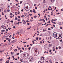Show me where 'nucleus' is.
I'll return each instance as SVG.
<instances>
[{"label": "nucleus", "mask_w": 63, "mask_h": 63, "mask_svg": "<svg viewBox=\"0 0 63 63\" xmlns=\"http://www.w3.org/2000/svg\"><path fill=\"white\" fill-rule=\"evenodd\" d=\"M24 58H27L28 57V55H29V54L28 53H26V54H24Z\"/></svg>", "instance_id": "obj_1"}, {"label": "nucleus", "mask_w": 63, "mask_h": 63, "mask_svg": "<svg viewBox=\"0 0 63 63\" xmlns=\"http://www.w3.org/2000/svg\"><path fill=\"white\" fill-rule=\"evenodd\" d=\"M29 59L30 60V62H32V61H33V57H30L29 58Z\"/></svg>", "instance_id": "obj_2"}, {"label": "nucleus", "mask_w": 63, "mask_h": 63, "mask_svg": "<svg viewBox=\"0 0 63 63\" xmlns=\"http://www.w3.org/2000/svg\"><path fill=\"white\" fill-rule=\"evenodd\" d=\"M61 35H59V37H58L59 39H61L62 38V34H61Z\"/></svg>", "instance_id": "obj_3"}, {"label": "nucleus", "mask_w": 63, "mask_h": 63, "mask_svg": "<svg viewBox=\"0 0 63 63\" xmlns=\"http://www.w3.org/2000/svg\"><path fill=\"white\" fill-rule=\"evenodd\" d=\"M44 48L45 49L47 50V44H45L44 46Z\"/></svg>", "instance_id": "obj_4"}, {"label": "nucleus", "mask_w": 63, "mask_h": 63, "mask_svg": "<svg viewBox=\"0 0 63 63\" xmlns=\"http://www.w3.org/2000/svg\"><path fill=\"white\" fill-rule=\"evenodd\" d=\"M40 61L42 63H43L44 62V60H43V59H40Z\"/></svg>", "instance_id": "obj_5"}, {"label": "nucleus", "mask_w": 63, "mask_h": 63, "mask_svg": "<svg viewBox=\"0 0 63 63\" xmlns=\"http://www.w3.org/2000/svg\"><path fill=\"white\" fill-rule=\"evenodd\" d=\"M57 37H58V36L57 35V34H56V35H54V38H56V39H58V38H57Z\"/></svg>", "instance_id": "obj_6"}, {"label": "nucleus", "mask_w": 63, "mask_h": 63, "mask_svg": "<svg viewBox=\"0 0 63 63\" xmlns=\"http://www.w3.org/2000/svg\"><path fill=\"white\" fill-rule=\"evenodd\" d=\"M39 54V52H36L35 53V54L34 56H37Z\"/></svg>", "instance_id": "obj_7"}, {"label": "nucleus", "mask_w": 63, "mask_h": 63, "mask_svg": "<svg viewBox=\"0 0 63 63\" xmlns=\"http://www.w3.org/2000/svg\"><path fill=\"white\" fill-rule=\"evenodd\" d=\"M22 22H23V24H25L26 22H25V20L24 19H23L22 20Z\"/></svg>", "instance_id": "obj_8"}, {"label": "nucleus", "mask_w": 63, "mask_h": 63, "mask_svg": "<svg viewBox=\"0 0 63 63\" xmlns=\"http://www.w3.org/2000/svg\"><path fill=\"white\" fill-rule=\"evenodd\" d=\"M25 10L27 11V9H28V6H27L26 7H25Z\"/></svg>", "instance_id": "obj_9"}, {"label": "nucleus", "mask_w": 63, "mask_h": 63, "mask_svg": "<svg viewBox=\"0 0 63 63\" xmlns=\"http://www.w3.org/2000/svg\"><path fill=\"white\" fill-rule=\"evenodd\" d=\"M6 36L5 37L6 38H7V37H8V36H9V33H8L7 34H6L5 35Z\"/></svg>", "instance_id": "obj_10"}, {"label": "nucleus", "mask_w": 63, "mask_h": 63, "mask_svg": "<svg viewBox=\"0 0 63 63\" xmlns=\"http://www.w3.org/2000/svg\"><path fill=\"white\" fill-rule=\"evenodd\" d=\"M24 16H26V17H28V16H29V15H27V13L26 14L24 15Z\"/></svg>", "instance_id": "obj_11"}, {"label": "nucleus", "mask_w": 63, "mask_h": 63, "mask_svg": "<svg viewBox=\"0 0 63 63\" xmlns=\"http://www.w3.org/2000/svg\"><path fill=\"white\" fill-rule=\"evenodd\" d=\"M48 39L49 41H50V40L51 39V36H50L48 37Z\"/></svg>", "instance_id": "obj_12"}, {"label": "nucleus", "mask_w": 63, "mask_h": 63, "mask_svg": "<svg viewBox=\"0 0 63 63\" xmlns=\"http://www.w3.org/2000/svg\"><path fill=\"white\" fill-rule=\"evenodd\" d=\"M49 61L50 62V63H52V61H51V60L50 59H49Z\"/></svg>", "instance_id": "obj_13"}, {"label": "nucleus", "mask_w": 63, "mask_h": 63, "mask_svg": "<svg viewBox=\"0 0 63 63\" xmlns=\"http://www.w3.org/2000/svg\"><path fill=\"white\" fill-rule=\"evenodd\" d=\"M56 35V34H55V32H54L53 33V36L54 37V35Z\"/></svg>", "instance_id": "obj_14"}, {"label": "nucleus", "mask_w": 63, "mask_h": 63, "mask_svg": "<svg viewBox=\"0 0 63 63\" xmlns=\"http://www.w3.org/2000/svg\"><path fill=\"white\" fill-rule=\"evenodd\" d=\"M10 20L9 19L7 21V23H9V22H10Z\"/></svg>", "instance_id": "obj_15"}, {"label": "nucleus", "mask_w": 63, "mask_h": 63, "mask_svg": "<svg viewBox=\"0 0 63 63\" xmlns=\"http://www.w3.org/2000/svg\"><path fill=\"white\" fill-rule=\"evenodd\" d=\"M7 7L8 9H9L10 8V6L9 5H7Z\"/></svg>", "instance_id": "obj_16"}, {"label": "nucleus", "mask_w": 63, "mask_h": 63, "mask_svg": "<svg viewBox=\"0 0 63 63\" xmlns=\"http://www.w3.org/2000/svg\"><path fill=\"white\" fill-rule=\"evenodd\" d=\"M5 30H1V32H5Z\"/></svg>", "instance_id": "obj_17"}, {"label": "nucleus", "mask_w": 63, "mask_h": 63, "mask_svg": "<svg viewBox=\"0 0 63 63\" xmlns=\"http://www.w3.org/2000/svg\"><path fill=\"white\" fill-rule=\"evenodd\" d=\"M4 51L3 50H1L0 51V52H4Z\"/></svg>", "instance_id": "obj_18"}, {"label": "nucleus", "mask_w": 63, "mask_h": 63, "mask_svg": "<svg viewBox=\"0 0 63 63\" xmlns=\"http://www.w3.org/2000/svg\"><path fill=\"white\" fill-rule=\"evenodd\" d=\"M35 52L37 53V52H38V51L37 50V49H36L35 50Z\"/></svg>", "instance_id": "obj_19"}, {"label": "nucleus", "mask_w": 63, "mask_h": 63, "mask_svg": "<svg viewBox=\"0 0 63 63\" xmlns=\"http://www.w3.org/2000/svg\"><path fill=\"white\" fill-rule=\"evenodd\" d=\"M33 17L35 18H36V17H37V16H33Z\"/></svg>", "instance_id": "obj_20"}, {"label": "nucleus", "mask_w": 63, "mask_h": 63, "mask_svg": "<svg viewBox=\"0 0 63 63\" xmlns=\"http://www.w3.org/2000/svg\"><path fill=\"white\" fill-rule=\"evenodd\" d=\"M37 34V33H35L34 34V36H33V37L34 38V37L35 36V35Z\"/></svg>", "instance_id": "obj_21"}, {"label": "nucleus", "mask_w": 63, "mask_h": 63, "mask_svg": "<svg viewBox=\"0 0 63 63\" xmlns=\"http://www.w3.org/2000/svg\"><path fill=\"white\" fill-rule=\"evenodd\" d=\"M13 41H14V43H15V42H16V39H15L14 40H13Z\"/></svg>", "instance_id": "obj_22"}, {"label": "nucleus", "mask_w": 63, "mask_h": 63, "mask_svg": "<svg viewBox=\"0 0 63 63\" xmlns=\"http://www.w3.org/2000/svg\"><path fill=\"white\" fill-rule=\"evenodd\" d=\"M7 11L8 12H10V9H7Z\"/></svg>", "instance_id": "obj_23"}, {"label": "nucleus", "mask_w": 63, "mask_h": 63, "mask_svg": "<svg viewBox=\"0 0 63 63\" xmlns=\"http://www.w3.org/2000/svg\"><path fill=\"white\" fill-rule=\"evenodd\" d=\"M43 22L44 23L45 22V21H46L45 20H44V19H43Z\"/></svg>", "instance_id": "obj_24"}, {"label": "nucleus", "mask_w": 63, "mask_h": 63, "mask_svg": "<svg viewBox=\"0 0 63 63\" xmlns=\"http://www.w3.org/2000/svg\"><path fill=\"white\" fill-rule=\"evenodd\" d=\"M15 20H17V17H16L15 18Z\"/></svg>", "instance_id": "obj_25"}, {"label": "nucleus", "mask_w": 63, "mask_h": 63, "mask_svg": "<svg viewBox=\"0 0 63 63\" xmlns=\"http://www.w3.org/2000/svg\"><path fill=\"white\" fill-rule=\"evenodd\" d=\"M24 15H22V16H21V17L22 18V17H24Z\"/></svg>", "instance_id": "obj_26"}, {"label": "nucleus", "mask_w": 63, "mask_h": 63, "mask_svg": "<svg viewBox=\"0 0 63 63\" xmlns=\"http://www.w3.org/2000/svg\"><path fill=\"white\" fill-rule=\"evenodd\" d=\"M36 40H38L39 39V38H38V37H36Z\"/></svg>", "instance_id": "obj_27"}, {"label": "nucleus", "mask_w": 63, "mask_h": 63, "mask_svg": "<svg viewBox=\"0 0 63 63\" xmlns=\"http://www.w3.org/2000/svg\"><path fill=\"white\" fill-rule=\"evenodd\" d=\"M10 15L11 16H12L13 15V14H12V13H10Z\"/></svg>", "instance_id": "obj_28"}, {"label": "nucleus", "mask_w": 63, "mask_h": 63, "mask_svg": "<svg viewBox=\"0 0 63 63\" xmlns=\"http://www.w3.org/2000/svg\"><path fill=\"white\" fill-rule=\"evenodd\" d=\"M14 43V41H12L11 42H10V43H11V44H12V43Z\"/></svg>", "instance_id": "obj_29"}, {"label": "nucleus", "mask_w": 63, "mask_h": 63, "mask_svg": "<svg viewBox=\"0 0 63 63\" xmlns=\"http://www.w3.org/2000/svg\"><path fill=\"white\" fill-rule=\"evenodd\" d=\"M49 47H51V44H49Z\"/></svg>", "instance_id": "obj_30"}, {"label": "nucleus", "mask_w": 63, "mask_h": 63, "mask_svg": "<svg viewBox=\"0 0 63 63\" xmlns=\"http://www.w3.org/2000/svg\"><path fill=\"white\" fill-rule=\"evenodd\" d=\"M48 30H51V29H50V28H48Z\"/></svg>", "instance_id": "obj_31"}, {"label": "nucleus", "mask_w": 63, "mask_h": 63, "mask_svg": "<svg viewBox=\"0 0 63 63\" xmlns=\"http://www.w3.org/2000/svg\"><path fill=\"white\" fill-rule=\"evenodd\" d=\"M61 22H59L58 23V24H59V25H61Z\"/></svg>", "instance_id": "obj_32"}, {"label": "nucleus", "mask_w": 63, "mask_h": 63, "mask_svg": "<svg viewBox=\"0 0 63 63\" xmlns=\"http://www.w3.org/2000/svg\"><path fill=\"white\" fill-rule=\"evenodd\" d=\"M22 1H20V2L19 3V4H21V3H22Z\"/></svg>", "instance_id": "obj_33"}, {"label": "nucleus", "mask_w": 63, "mask_h": 63, "mask_svg": "<svg viewBox=\"0 0 63 63\" xmlns=\"http://www.w3.org/2000/svg\"><path fill=\"white\" fill-rule=\"evenodd\" d=\"M29 16H32V14H29Z\"/></svg>", "instance_id": "obj_34"}, {"label": "nucleus", "mask_w": 63, "mask_h": 63, "mask_svg": "<svg viewBox=\"0 0 63 63\" xmlns=\"http://www.w3.org/2000/svg\"><path fill=\"white\" fill-rule=\"evenodd\" d=\"M43 19H40V20H39V21H40H40H43Z\"/></svg>", "instance_id": "obj_35"}, {"label": "nucleus", "mask_w": 63, "mask_h": 63, "mask_svg": "<svg viewBox=\"0 0 63 63\" xmlns=\"http://www.w3.org/2000/svg\"><path fill=\"white\" fill-rule=\"evenodd\" d=\"M54 21H56V20H57V19H54Z\"/></svg>", "instance_id": "obj_36"}, {"label": "nucleus", "mask_w": 63, "mask_h": 63, "mask_svg": "<svg viewBox=\"0 0 63 63\" xmlns=\"http://www.w3.org/2000/svg\"><path fill=\"white\" fill-rule=\"evenodd\" d=\"M35 9L36 10H37V6H35Z\"/></svg>", "instance_id": "obj_37"}, {"label": "nucleus", "mask_w": 63, "mask_h": 63, "mask_svg": "<svg viewBox=\"0 0 63 63\" xmlns=\"http://www.w3.org/2000/svg\"><path fill=\"white\" fill-rule=\"evenodd\" d=\"M18 18H19L20 17V16H18Z\"/></svg>", "instance_id": "obj_38"}, {"label": "nucleus", "mask_w": 63, "mask_h": 63, "mask_svg": "<svg viewBox=\"0 0 63 63\" xmlns=\"http://www.w3.org/2000/svg\"><path fill=\"white\" fill-rule=\"evenodd\" d=\"M30 12L31 13H32V12H33V10H31L30 11Z\"/></svg>", "instance_id": "obj_39"}, {"label": "nucleus", "mask_w": 63, "mask_h": 63, "mask_svg": "<svg viewBox=\"0 0 63 63\" xmlns=\"http://www.w3.org/2000/svg\"><path fill=\"white\" fill-rule=\"evenodd\" d=\"M6 27V26H5V27H4L3 28V29H6V28H4V27Z\"/></svg>", "instance_id": "obj_40"}, {"label": "nucleus", "mask_w": 63, "mask_h": 63, "mask_svg": "<svg viewBox=\"0 0 63 63\" xmlns=\"http://www.w3.org/2000/svg\"><path fill=\"white\" fill-rule=\"evenodd\" d=\"M38 63H42L40 61H39V62H38Z\"/></svg>", "instance_id": "obj_41"}, {"label": "nucleus", "mask_w": 63, "mask_h": 63, "mask_svg": "<svg viewBox=\"0 0 63 63\" xmlns=\"http://www.w3.org/2000/svg\"><path fill=\"white\" fill-rule=\"evenodd\" d=\"M3 60V59H0V61H2Z\"/></svg>", "instance_id": "obj_42"}, {"label": "nucleus", "mask_w": 63, "mask_h": 63, "mask_svg": "<svg viewBox=\"0 0 63 63\" xmlns=\"http://www.w3.org/2000/svg\"><path fill=\"white\" fill-rule=\"evenodd\" d=\"M29 29H30V28H28L27 29V30H29Z\"/></svg>", "instance_id": "obj_43"}, {"label": "nucleus", "mask_w": 63, "mask_h": 63, "mask_svg": "<svg viewBox=\"0 0 63 63\" xmlns=\"http://www.w3.org/2000/svg\"><path fill=\"white\" fill-rule=\"evenodd\" d=\"M12 37V35H10L9 36V38H11Z\"/></svg>", "instance_id": "obj_44"}, {"label": "nucleus", "mask_w": 63, "mask_h": 63, "mask_svg": "<svg viewBox=\"0 0 63 63\" xmlns=\"http://www.w3.org/2000/svg\"><path fill=\"white\" fill-rule=\"evenodd\" d=\"M60 42H62V39L60 40Z\"/></svg>", "instance_id": "obj_45"}, {"label": "nucleus", "mask_w": 63, "mask_h": 63, "mask_svg": "<svg viewBox=\"0 0 63 63\" xmlns=\"http://www.w3.org/2000/svg\"><path fill=\"white\" fill-rule=\"evenodd\" d=\"M60 28L61 29H62V27H60Z\"/></svg>", "instance_id": "obj_46"}, {"label": "nucleus", "mask_w": 63, "mask_h": 63, "mask_svg": "<svg viewBox=\"0 0 63 63\" xmlns=\"http://www.w3.org/2000/svg\"><path fill=\"white\" fill-rule=\"evenodd\" d=\"M30 48H31V47H30L28 48V49H29V50H30Z\"/></svg>", "instance_id": "obj_47"}, {"label": "nucleus", "mask_w": 63, "mask_h": 63, "mask_svg": "<svg viewBox=\"0 0 63 63\" xmlns=\"http://www.w3.org/2000/svg\"><path fill=\"white\" fill-rule=\"evenodd\" d=\"M4 25H3L1 26V28H3V27H4Z\"/></svg>", "instance_id": "obj_48"}, {"label": "nucleus", "mask_w": 63, "mask_h": 63, "mask_svg": "<svg viewBox=\"0 0 63 63\" xmlns=\"http://www.w3.org/2000/svg\"><path fill=\"white\" fill-rule=\"evenodd\" d=\"M48 9L47 10V11H49V10H50V9H49V8H48Z\"/></svg>", "instance_id": "obj_49"}, {"label": "nucleus", "mask_w": 63, "mask_h": 63, "mask_svg": "<svg viewBox=\"0 0 63 63\" xmlns=\"http://www.w3.org/2000/svg\"><path fill=\"white\" fill-rule=\"evenodd\" d=\"M59 49H60L61 48V47L60 46L59 47Z\"/></svg>", "instance_id": "obj_50"}, {"label": "nucleus", "mask_w": 63, "mask_h": 63, "mask_svg": "<svg viewBox=\"0 0 63 63\" xmlns=\"http://www.w3.org/2000/svg\"><path fill=\"white\" fill-rule=\"evenodd\" d=\"M51 21L53 23V20L52 19V20H51Z\"/></svg>", "instance_id": "obj_51"}, {"label": "nucleus", "mask_w": 63, "mask_h": 63, "mask_svg": "<svg viewBox=\"0 0 63 63\" xmlns=\"http://www.w3.org/2000/svg\"><path fill=\"white\" fill-rule=\"evenodd\" d=\"M22 49H23V50H24V48H23V47H22Z\"/></svg>", "instance_id": "obj_52"}, {"label": "nucleus", "mask_w": 63, "mask_h": 63, "mask_svg": "<svg viewBox=\"0 0 63 63\" xmlns=\"http://www.w3.org/2000/svg\"><path fill=\"white\" fill-rule=\"evenodd\" d=\"M12 38H13V39H15V37L13 36L12 37Z\"/></svg>", "instance_id": "obj_53"}, {"label": "nucleus", "mask_w": 63, "mask_h": 63, "mask_svg": "<svg viewBox=\"0 0 63 63\" xmlns=\"http://www.w3.org/2000/svg\"><path fill=\"white\" fill-rule=\"evenodd\" d=\"M3 13V12H2V15H4V14Z\"/></svg>", "instance_id": "obj_54"}, {"label": "nucleus", "mask_w": 63, "mask_h": 63, "mask_svg": "<svg viewBox=\"0 0 63 63\" xmlns=\"http://www.w3.org/2000/svg\"><path fill=\"white\" fill-rule=\"evenodd\" d=\"M29 24H29V23H27V25H29Z\"/></svg>", "instance_id": "obj_55"}, {"label": "nucleus", "mask_w": 63, "mask_h": 63, "mask_svg": "<svg viewBox=\"0 0 63 63\" xmlns=\"http://www.w3.org/2000/svg\"><path fill=\"white\" fill-rule=\"evenodd\" d=\"M14 24H15V25H16L17 23H16V22H15L14 23Z\"/></svg>", "instance_id": "obj_56"}, {"label": "nucleus", "mask_w": 63, "mask_h": 63, "mask_svg": "<svg viewBox=\"0 0 63 63\" xmlns=\"http://www.w3.org/2000/svg\"><path fill=\"white\" fill-rule=\"evenodd\" d=\"M61 25H63V23H61Z\"/></svg>", "instance_id": "obj_57"}, {"label": "nucleus", "mask_w": 63, "mask_h": 63, "mask_svg": "<svg viewBox=\"0 0 63 63\" xmlns=\"http://www.w3.org/2000/svg\"><path fill=\"white\" fill-rule=\"evenodd\" d=\"M55 50V49H53L52 50L53 51H54Z\"/></svg>", "instance_id": "obj_58"}, {"label": "nucleus", "mask_w": 63, "mask_h": 63, "mask_svg": "<svg viewBox=\"0 0 63 63\" xmlns=\"http://www.w3.org/2000/svg\"><path fill=\"white\" fill-rule=\"evenodd\" d=\"M20 14V12H19V11L18 12V13H17L18 14Z\"/></svg>", "instance_id": "obj_59"}, {"label": "nucleus", "mask_w": 63, "mask_h": 63, "mask_svg": "<svg viewBox=\"0 0 63 63\" xmlns=\"http://www.w3.org/2000/svg\"><path fill=\"white\" fill-rule=\"evenodd\" d=\"M51 52V50H50L49 51V52Z\"/></svg>", "instance_id": "obj_60"}, {"label": "nucleus", "mask_w": 63, "mask_h": 63, "mask_svg": "<svg viewBox=\"0 0 63 63\" xmlns=\"http://www.w3.org/2000/svg\"><path fill=\"white\" fill-rule=\"evenodd\" d=\"M10 22H13H13H14L13 21H10Z\"/></svg>", "instance_id": "obj_61"}, {"label": "nucleus", "mask_w": 63, "mask_h": 63, "mask_svg": "<svg viewBox=\"0 0 63 63\" xmlns=\"http://www.w3.org/2000/svg\"><path fill=\"white\" fill-rule=\"evenodd\" d=\"M27 22V23L28 22H29V21H28V20H27L26 21Z\"/></svg>", "instance_id": "obj_62"}, {"label": "nucleus", "mask_w": 63, "mask_h": 63, "mask_svg": "<svg viewBox=\"0 0 63 63\" xmlns=\"http://www.w3.org/2000/svg\"><path fill=\"white\" fill-rule=\"evenodd\" d=\"M18 50H19L21 49V48H18Z\"/></svg>", "instance_id": "obj_63"}, {"label": "nucleus", "mask_w": 63, "mask_h": 63, "mask_svg": "<svg viewBox=\"0 0 63 63\" xmlns=\"http://www.w3.org/2000/svg\"><path fill=\"white\" fill-rule=\"evenodd\" d=\"M47 22V23H50V21H49L48 22Z\"/></svg>", "instance_id": "obj_64"}]
</instances>
